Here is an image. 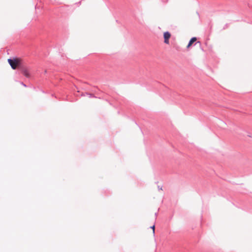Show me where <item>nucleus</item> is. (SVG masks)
<instances>
[{"label":"nucleus","mask_w":252,"mask_h":252,"mask_svg":"<svg viewBox=\"0 0 252 252\" xmlns=\"http://www.w3.org/2000/svg\"><path fill=\"white\" fill-rule=\"evenodd\" d=\"M22 60L20 58H14L8 59V62L12 68L15 69L18 66L21 65Z\"/></svg>","instance_id":"obj_1"},{"label":"nucleus","mask_w":252,"mask_h":252,"mask_svg":"<svg viewBox=\"0 0 252 252\" xmlns=\"http://www.w3.org/2000/svg\"><path fill=\"white\" fill-rule=\"evenodd\" d=\"M171 34L168 32H164L163 33L164 42L166 44H169V39L171 37Z\"/></svg>","instance_id":"obj_2"},{"label":"nucleus","mask_w":252,"mask_h":252,"mask_svg":"<svg viewBox=\"0 0 252 252\" xmlns=\"http://www.w3.org/2000/svg\"><path fill=\"white\" fill-rule=\"evenodd\" d=\"M22 73L27 77H29L30 76V74L29 71L26 67H23L21 69Z\"/></svg>","instance_id":"obj_3"},{"label":"nucleus","mask_w":252,"mask_h":252,"mask_svg":"<svg viewBox=\"0 0 252 252\" xmlns=\"http://www.w3.org/2000/svg\"><path fill=\"white\" fill-rule=\"evenodd\" d=\"M196 40H197V38H196V37H195L191 38V39L189 41L188 45L187 46V48H189L192 45V44L196 41Z\"/></svg>","instance_id":"obj_4"},{"label":"nucleus","mask_w":252,"mask_h":252,"mask_svg":"<svg viewBox=\"0 0 252 252\" xmlns=\"http://www.w3.org/2000/svg\"><path fill=\"white\" fill-rule=\"evenodd\" d=\"M151 228L153 229V235H155V225L151 226Z\"/></svg>","instance_id":"obj_5"}]
</instances>
